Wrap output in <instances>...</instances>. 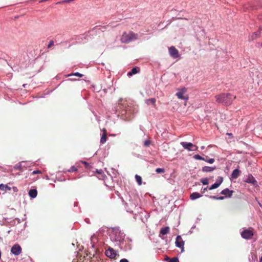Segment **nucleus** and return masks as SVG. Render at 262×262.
<instances>
[{
  "instance_id": "f257e3e1",
  "label": "nucleus",
  "mask_w": 262,
  "mask_h": 262,
  "mask_svg": "<svg viewBox=\"0 0 262 262\" xmlns=\"http://www.w3.org/2000/svg\"><path fill=\"white\" fill-rule=\"evenodd\" d=\"M215 98L217 103H223L226 105H230L236 98V96L230 93H221L215 95Z\"/></svg>"
},
{
  "instance_id": "f03ea898",
  "label": "nucleus",
  "mask_w": 262,
  "mask_h": 262,
  "mask_svg": "<svg viewBox=\"0 0 262 262\" xmlns=\"http://www.w3.org/2000/svg\"><path fill=\"white\" fill-rule=\"evenodd\" d=\"M138 38V34L132 31L124 32L121 37L120 40L124 43H128L135 40Z\"/></svg>"
},
{
  "instance_id": "7ed1b4c3",
  "label": "nucleus",
  "mask_w": 262,
  "mask_h": 262,
  "mask_svg": "<svg viewBox=\"0 0 262 262\" xmlns=\"http://www.w3.org/2000/svg\"><path fill=\"white\" fill-rule=\"evenodd\" d=\"M105 253V255L110 258L116 259L119 257L118 252L110 247L106 250Z\"/></svg>"
},
{
  "instance_id": "20e7f679",
  "label": "nucleus",
  "mask_w": 262,
  "mask_h": 262,
  "mask_svg": "<svg viewBox=\"0 0 262 262\" xmlns=\"http://www.w3.org/2000/svg\"><path fill=\"white\" fill-rule=\"evenodd\" d=\"M254 229L252 228H249L248 229H245L241 232L242 237L246 239H251L254 235Z\"/></svg>"
},
{
  "instance_id": "39448f33",
  "label": "nucleus",
  "mask_w": 262,
  "mask_h": 262,
  "mask_svg": "<svg viewBox=\"0 0 262 262\" xmlns=\"http://www.w3.org/2000/svg\"><path fill=\"white\" fill-rule=\"evenodd\" d=\"M187 92V89L183 88L178 90V92L176 93V95L179 99L187 100L188 99V96L187 95H184Z\"/></svg>"
},
{
  "instance_id": "423d86ee",
  "label": "nucleus",
  "mask_w": 262,
  "mask_h": 262,
  "mask_svg": "<svg viewBox=\"0 0 262 262\" xmlns=\"http://www.w3.org/2000/svg\"><path fill=\"white\" fill-rule=\"evenodd\" d=\"M181 144L182 146L186 149H187L189 151L190 150H195L198 149V147L195 145H193L191 143H188L186 142H182L181 143Z\"/></svg>"
},
{
  "instance_id": "0eeeda50",
  "label": "nucleus",
  "mask_w": 262,
  "mask_h": 262,
  "mask_svg": "<svg viewBox=\"0 0 262 262\" xmlns=\"http://www.w3.org/2000/svg\"><path fill=\"white\" fill-rule=\"evenodd\" d=\"M169 54L173 58H177L179 57V51L174 46L168 48Z\"/></svg>"
},
{
  "instance_id": "6e6552de",
  "label": "nucleus",
  "mask_w": 262,
  "mask_h": 262,
  "mask_svg": "<svg viewBox=\"0 0 262 262\" xmlns=\"http://www.w3.org/2000/svg\"><path fill=\"white\" fill-rule=\"evenodd\" d=\"M11 252L15 255H18L21 252V248L19 245L15 244L12 247Z\"/></svg>"
},
{
  "instance_id": "1a4fd4ad",
  "label": "nucleus",
  "mask_w": 262,
  "mask_h": 262,
  "mask_svg": "<svg viewBox=\"0 0 262 262\" xmlns=\"http://www.w3.org/2000/svg\"><path fill=\"white\" fill-rule=\"evenodd\" d=\"M176 245L177 247L181 249L182 252L184 251V242L183 241L180 235H178L176 238Z\"/></svg>"
},
{
  "instance_id": "9d476101",
  "label": "nucleus",
  "mask_w": 262,
  "mask_h": 262,
  "mask_svg": "<svg viewBox=\"0 0 262 262\" xmlns=\"http://www.w3.org/2000/svg\"><path fill=\"white\" fill-rule=\"evenodd\" d=\"M170 232V228L169 227H165L161 229L159 233V237L163 239V236L169 233Z\"/></svg>"
},
{
  "instance_id": "9b49d317",
  "label": "nucleus",
  "mask_w": 262,
  "mask_h": 262,
  "mask_svg": "<svg viewBox=\"0 0 262 262\" xmlns=\"http://www.w3.org/2000/svg\"><path fill=\"white\" fill-rule=\"evenodd\" d=\"M233 193V191L230 190L228 188H226V189L223 190L221 192V193L222 194H223V195H225V196L229 197V198H230L232 196Z\"/></svg>"
},
{
  "instance_id": "f8f14e48",
  "label": "nucleus",
  "mask_w": 262,
  "mask_h": 262,
  "mask_svg": "<svg viewBox=\"0 0 262 262\" xmlns=\"http://www.w3.org/2000/svg\"><path fill=\"white\" fill-rule=\"evenodd\" d=\"M245 182L248 183H251L254 185L257 183V181L255 180V178L251 174L248 175Z\"/></svg>"
},
{
  "instance_id": "ddd939ff",
  "label": "nucleus",
  "mask_w": 262,
  "mask_h": 262,
  "mask_svg": "<svg viewBox=\"0 0 262 262\" xmlns=\"http://www.w3.org/2000/svg\"><path fill=\"white\" fill-rule=\"evenodd\" d=\"M115 234H116V237L115 238V240L116 241H119L120 242L121 240L123 239L124 235H123V233H121L119 230L115 231Z\"/></svg>"
},
{
  "instance_id": "4468645a",
  "label": "nucleus",
  "mask_w": 262,
  "mask_h": 262,
  "mask_svg": "<svg viewBox=\"0 0 262 262\" xmlns=\"http://www.w3.org/2000/svg\"><path fill=\"white\" fill-rule=\"evenodd\" d=\"M107 140V132L105 129H103V133L100 139V143L101 144H104Z\"/></svg>"
},
{
  "instance_id": "2eb2a0df",
  "label": "nucleus",
  "mask_w": 262,
  "mask_h": 262,
  "mask_svg": "<svg viewBox=\"0 0 262 262\" xmlns=\"http://www.w3.org/2000/svg\"><path fill=\"white\" fill-rule=\"evenodd\" d=\"M140 71V68L138 67H135L131 71L127 73V75L128 76H132V75L136 74L138 73H139Z\"/></svg>"
},
{
  "instance_id": "dca6fc26",
  "label": "nucleus",
  "mask_w": 262,
  "mask_h": 262,
  "mask_svg": "<svg viewBox=\"0 0 262 262\" xmlns=\"http://www.w3.org/2000/svg\"><path fill=\"white\" fill-rule=\"evenodd\" d=\"M201 196H202V195H201L199 193L195 192H193L192 193H191L190 194V199L191 200H194L196 199L200 198Z\"/></svg>"
},
{
  "instance_id": "f3484780",
  "label": "nucleus",
  "mask_w": 262,
  "mask_h": 262,
  "mask_svg": "<svg viewBox=\"0 0 262 262\" xmlns=\"http://www.w3.org/2000/svg\"><path fill=\"white\" fill-rule=\"evenodd\" d=\"M37 194V191L36 189H31L29 191V195L32 198H35V197H36Z\"/></svg>"
},
{
  "instance_id": "a211bd4d",
  "label": "nucleus",
  "mask_w": 262,
  "mask_h": 262,
  "mask_svg": "<svg viewBox=\"0 0 262 262\" xmlns=\"http://www.w3.org/2000/svg\"><path fill=\"white\" fill-rule=\"evenodd\" d=\"M216 168L215 167H212L209 166H204L202 168V171L203 172H211Z\"/></svg>"
},
{
  "instance_id": "6ab92c4d",
  "label": "nucleus",
  "mask_w": 262,
  "mask_h": 262,
  "mask_svg": "<svg viewBox=\"0 0 262 262\" xmlns=\"http://www.w3.org/2000/svg\"><path fill=\"white\" fill-rule=\"evenodd\" d=\"M11 188L8 186L7 185H5L3 184H0V190L2 191H6L7 190H11Z\"/></svg>"
},
{
  "instance_id": "aec40b11",
  "label": "nucleus",
  "mask_w": 262,
  "mask_h": 262,
  "mask_svg": "<svg viewBox=\"0 0 262 262\" xmlns=\"http://www.w3.org/2000/svg\"><path fill=\"white\" fill-rule=\"evenodd\" d=\"M239 174V171L237 169H234L232 173V178L233 179L237 178Z\"/></svg>"
},
{
  "instance_id": "412c9836",
  "label": "nucleus",
  "mask_w": 262,
  "mask_h": 262,
  "mask_svg": "<svg viewBox=\"0 0 262 262\" xmlns=\"http://www.w3.org/2000/svg\"><path fill=\"white\" fill-rule=\"evenodd\" d=\"M136 180L139 185L142 184V178L140 176L138 175H136L135 176Z\"/></svg>"
},
{
  "instance_id": "4be33fe9",
  "label": "nucleus",
  "mask_w": 262,
  "mask_h": 262,
  "mask_svg": "<svg viewBox=\"0 0 262 262\" xmlns=\"http://www.w3.org/2000/svg\"><path fill=\"white\" fill-rule=\"evenodd\" d=\"M223 181V178L222 177H217L215 183L216 184H218L220 186V185L222 184Z\"/></svg>"
},
{
  "instance_id": "5701e85b",
  "label": "nucleus",
  "mask_w": 262,
  "mask_h": 262,
  "mask_svg": "<svg viewBox=\"0 0 262 262\" xmlns=\"http://www.w3.org/2000/svg\"><path fill=\"white\" fill-rule=\"evenodd\" d=\"M193 158L195 159V160H203V161H205V158H203L202 157H201V156L199 155H195L193 156Z\"/></svg>"
},
{
  "instance_id": "b1692460",
  "label": "nucleus",
  "mask_w": 262,
  "mask_h": 262,
  "mask_svg": "<svg viewBox=\"0 0 262 262\" xmlns=\"http://www.w3.org/2000/svg\"><path fill=\"white\" fill-rule=\"evenodd\" d=\"M68 171L70 172H76L77 171V168L75 166H72Z\"/></svg>"
},
{
  "instance_id": "393cba45",
  "label": "nucleus",
  "mask_w": 262,
  "mask_h": 262,
  "mask_svg": "<svg viewBox=\"0 0 262 262\" xmlns=\"http://www.w3.org/2000/svg\"><path fill=\"white\" fill-rule=\"evenodd\" d=\"M259 36H260V31H257L253 34L252 38L253 39H254L256 38L257 37H259Z\"/></svg>"
},
{
  "instance_id": "a878e982",
  "label": "nucleus",
  "mask_w": 262,
  "mask_h": 262,
  "mask_svg": "<svg viewBox=\"0 0 262 262\" xmlns=\"http://www.w3.org/2000/svg\"><path fill=\"white\" fill-rule=\"evenodd\" d=\"M220 186V185H219L218 184H216V183H215L214 184H213V185H212L209 188V190H212V189H215V188H218Z\"/></svg>"
},
{
  "instance_id": "bb28decb",
  "label": "nucleus",
  "mask_w": 262,
  "mask_h": 262,
  "mask_svg": "<svg viewBox=\"0 0 262 262\" xmlns=\"http://www.w3.org/2000/svg\"><path fill=\"white\" fill-rule=\"evenodd\" d=\"M201 182L202 183L203 185H207L208 184V179L207 178H205L201 179Z\"/></svg>"
},
{
  "instance_id": "cd10ccee",
  "label": "nucleus",
  "mask_w": 262,
  "mask_h": 262,
  "mask_svg": "<svg viewBox=\"0 0 262 262\" xmlns=\"http://www.w3.org/2000/svg\"><path fill=\"white\" fill-rule=\"evenodd\" d=\"M210 198L214 200H223L224 199V197L222 196L219 197L216 196H210Z\"/></svg>"
},
{
  "instance_id": "c85d7f7f",
  "label": "nucleus",
  "mask_w": 262,
  "mask_h": 262,
  "mask_svg": "<svg viewBox=\"0 0 262 262\" xmlns=\"http://www.w3.org/2000/svg\"><path fill=\"white\" fill-rule=\"evenodd\" d=\"M156 171L158 173H164L165 169L164 168H158L156 169Z\"/></svg>"
},
{
  "instance_id": "c756f323",
  "label": "nucleus",
  "mask_w": 262,
  "mask_h": 262,
  "mask_svg": "<svg viewBox=\"0 0 262 262\" xmlns=\"http://www.w3.org/2000/svg\"><path fill=\"white\" fill-rule=\"evenodd\" d=\"M72 75H75V76H78L79 77H82L83 76L82 74H81L79 73H78V72L72 73V74L69 75V76H72Z\"/></svg>"
},
{
  "instance_id": "7c9ffc66",
  "label": "nucleus",
  "mask_w": 262,
  "mask_h": 262,
  "mask_svg": "<svg viewBox=\"0 0 262 262\" xmlns=\"http://www.w3.org/2000/svg\"><path fill=\"white\" fill-rule=\"evenodd\" d=\"M96 172L99 174H100L102 177H103L105 176L103 170L101 169L96 170Z\"/></svg>"
},
{
  "instance_id": "2f4dec72",
  "label": "nucleus",
  "mask_w": 262,
  "mask_h": 262,
  "mask_svg": "<svg viewBox=\"0 0 262 262\" xmlns=\"http://www.w3.org/2000/svg\"><path fill=\"white\" fill-rule=\"evenodd\" d=\"M148 102H150L153 106H155L156 100L155 99H148Z\"/></svg>"
},
{
  "instance_id": "473e14b6",
  "label": "nucleus",
  "mask_w": 262,
  "mask_h": 262,
  "mask_svg": "<svg viewBox=\"0 0 262 262\" xmlns=\"http://www.w3.org/2000/svg\"><path fill=\"white\" fill-rule=\"evenodd\" d=\"M37 173H41V171L40 170H35V171H33L31 174L32 175H34V174H36Z\"/></svg>"
},
{
  "instance_id": "72a5a7b5",
  "label": "nucleus",
  "mask_w": 262,
  "mask_h": 262,
  "mask_svg": "<svg viewBox=\"0 0 262 262\" xmlns=\"http://www.w3.org/2000/svg\"><path fill=\"white\" fill-rule=\"evenodd\" d=\"M169 262H179V260L177 258H173Z\"/></svg>"
},
{
  "instance_id": "f704fd0d",
  "label": "nucleus",
  "mask_w": 262,
  "mask_h": 262,
  "mask_svg": "<svg viewBox=\"0 0 262 262\" xmlns=\"http://www.w3.org/2000/svg\"><path fill=\"white\" fill-rule=\"evenodd\" d=\"M53 45H54V41H53V40H51L50 41V42H49V44L48 46V48H51Z\"/></svg>"
},
{
  "instance_id": "c9c22d12",
  "label": "nucleus",
  "mask_w": 262,
  "mask_h": 262,
  "mask_svg": "<svg viewBox=\"0 0 262 262\" xmlns=\"http://www.w3.org/2000/svg\"><path fill=\"white\" fill-rule=\"evenodd\" d=\"M205 161L211 164L214 162V159H210L208 160H205Z\"/></svg>"
},
{
  "instance_id": "e433bc0d",
  "label": "nucleus",
  "mask_w": 262,
  "mask_h": 262,
  "mask_svg": "<svg viewBox=\"0 0 262 262\" xmlns=\"http://www.w3.org/2000/svg\"><path fill=\"white\" fill-rule=\"evenodd\" d=\"M14 168L16 169H18V170H20L21 169V165H20V164H19V165H16L14 166Z\"/></svg>"
},
{
  "instance_id": "4c0bfd02",
  "label": "nucleus",
  "mask_w": 262,
  "mask_h": 262,
  "mask_svg": "<svg viewBox=\"0 0 262 262\" xmlns=\"http://www.w3.org/2000/svg\"><path fill=\"white\" fill-rule=\"evenodd\" d=\"M82 163L84 164L85 167L86 168L90 166L89 164L85 161H82Z\"/></svg>"
},
{
  "instance_id": "58836bf2",
  "label": "nucleus",
  "mask_w": 262,
  "mask_h": 262,
  "mask_svg": "<svg viewBox=\"0 0 262 262\" xmlns=\"http://www.w3.org/2000/svg\"><path fill=\"white\" fill-rule=\"evenodd\" d=\"M120 262H128V260L127 259L123 258L120 260Z\"/></svg>"
},
{
  "instance_id": "ea45409f",
  "label": "nucleus",
  "mask_w": 262,
  "mask_h": 262,
  "mask_svg": "<svg viewBox=\"0 0 262 262\" xmlns=\"http://www.w3.org/2000/svg\"><path fill=\"white\" fill-rule=\"evenodd\" d=\"M144 144L145 146H147V140L144 141Z\"/></svg>"
},
{
  "instance_id": "a19ab883",
  "label": "nucleus",
  "mask_w": 262,
  "mask_h": 262,
  "mask_svg": "<svg viewBox=\"0 0 262 262\" xmlns=\"http://www.w3.org/2000/svg\"><path fill=\"white\" fill-rule=\"evenodd\" d=\"M13 189L14 191H15V192H17L18 190L16 187H13Z\"/></svg>"
},
{
  "instance_id": "79ce46f5",
  "label": "nucleus",
  "mask_w": 262,
  "mask_h": 262,
  "mask_svg": "<svg viewBox=\"0 0 262 262\" xmlns=\"http://www.w3.org/2000/svg\"><path fill=\"white\" fill-rule=\"evenodd\" d=\"M255 258L256 262H258V261H257V257H256V256L254 255V256H252V258Z\"/></svg>"
},
{
  "instance_id": "37998d69",
  "label": "nucleus",
  "mask_w": 262,
  "mask_h": 262,
  "mask_svg": "<svg viewBox=\"0 0 262 262\" xmlns=\"http://www.w3.org/2000/svg\"><path fill=\"white\" fill-rule=\"evenodd\" d=\"M207 190V187H205L203 189V192H204L205 191H206Z\"/></svg>"
},
{
  "instance_id": "c03bdc74",
  "label": "nucleus",
  "mask_w": 262,
  "mask_h": 262,
  "mask_svg": "<svg viewBox=\"0 0 262 262\" xmlns=\"http://www.w3.org/2000/svg\"><path fill=\"white\" fill-rule=\"evenodd\" d=\"M259 262H262V256H261V257L260 258Z\"/></svg>"
},
{
  "instance_id": "a18cd8bd",
  "label": "nucleus",
  "mask_w": 262,
  "mask_h": 262,
  "mask_svg": "<svg viewBox=\"0 0 262 262\" xmlns=\"http://www.w3.org/2000/svg\"><path fill=\"white\" fill-rule=\"evenodd\" d=\"M38 179V177H37V178H36L35 179H34V180H34V181H36V180H37Z\"/></svg>"
},
{
  "instance_id": "49530a36",
  "label": "nucleus",
  "mask_w": 262,
  "mask_h": 262,
  "mask_svg": "<svg viewBox=\"0 0 262 262\" xmlns=\"http://www.w3.org/2000/svg\"><path fill=\"white\" fill-rule=\"evenodd\" d=\"M148 145H149L150 144V141L149 140H148Z\"/></svg>"
},
{
  "instance_id": "de8ad7c7",
  "label": "nucleus",
  "mask_w": 262,
  "mask_h": 262,
  "mask_svg": "<svg viewBox=\"0 0 262 262\" xmlns=\"http://www.w3.org/2000/svg\"><path fill=\"white\" fill-rule=\"evenodd\" d=\"M260 30H262V26L260 27Z\"/></svg>"
},
{
  "instance_id": "09e8293b",
  "label": "nucleus",
  "mask_w": 262,
  "mask_h": 262,
  "mask_svg": "<svg viewBox=\"0 0 262 262\" xmlns=\"http://www.w3.org/2000/svg\"><path fill=\"white\" fill-rule=\"evenodd\" d=\"M201 148H202V149H204V146H202V147H201Z\"/></svg>"
},
{
  "instance_id": "8fccbe9b",
  "label": "nucleus",
  "mask_w": 262,
  "mask_h": 262,
  "mask_svg": "<svg viewBox=\"0 0 262 262\" xmlns=\"http://www.w3.org/2000/svg\"><path fill=\"white\" fill-rule=\"evenodd\" d=\"M254 259H255V260H254V262H255L256 261L255 258H254Z\"/></svg>"
}]
</instances>
